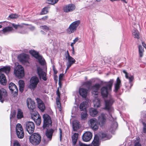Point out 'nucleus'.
Masks as SVG:
<instances>
[{
    "label": "nucleus",
    "instance_id": "1",
    "mask_svg": "<svg viewBox=\"0 0 146 146\" xmlns=\"http://www.w3.org/2000/svg\"><path fill=\"white\" fill-rule=\"evenodd\" d=\"M10 66H6L0 68V82L3 85H5L7 83V80L4 74L2 72H4L7 74L10 71Z\"/></svg>",
    "mask_w": 146,
    "mask_h": 146
},
{
    "label": "nucleus",
    "instance_id": "2",
    "mask_svg": "<svg viewBox=\"0 0 146 146\" xmlns=\"http://www.w3.org/2000/svg\"><path fill=\"white\" fill-rule=\"evenodd\" d=\"M114 80L113 79L110 80L108 82L106 86L103 87L101 90V94L103 97H108L109 95L108 92L111 90V88Z\"/></svg>",
    "mask_w": 146,
    "mask_h": 146
},
{
    "label": "nucleus",
    "instance_id": "3",
    "mask_svg": "<svg viewBox=\"0 0 146 146\" xmlns=\"http://www.w3.org/2000/svg\"><path fill=\"white\" fill-rule=\"evenodd\" d=\"M115 102L114 98L110 95H109L106 100H105V107L104 109L108 110L109 112L113 111L112 105Z\"/></svg>",
    "mask_w": 146,
    "mask_h": 146
},
{
    "label": "nucleus",
    "instance_id": "4",
    "mask_svg": "<svg viewBox=\"0 0 146 146\" xmlns=\"http://www.w3.org/2000/svg\"><path fill=\"white\" fill-rule=\"evenodd\" d=\"M18 59L23 64L26 66H29V56L25 54L22 53L18 55Z\"/></svg>",
    "mask_w": 146,
    "mask_h": 146
},
{
    "label": "nucleus",
    "instance_id": "5",
    "mask_svg": "<svg viewBox=\"0 0 146 146\" xmlns=\"http://www.w3.org/2000/svg\"><path fill=\"white\" fill-rule=\"evenodd\" d=\"M80 23L79 20L75 21L72 23L67 29V33L69 34L74 33L77 29V28Z\"/></svg>",
    "mask_w": 146,
    "mask_h": 146
},
{
    "label": "nucleus",
    "instance_id": "6",
    "mask_svg": "<svg viewBox=\"0 0 146 146\" xmlns=\"http://www.w3.org/2000/svg\"><path fill=\"white\" fill-rule=\"evenodd\" d=\"M15 76L19 78H21L24 76V69L21 65H18L14 72Z\"/></svg>",
    "mask_w": 146,
    "mask_h": 146
},
{
    "label": "nucleus",
    "instance_id": "7",
    "mask_svg": "<svg viewBox=\"0 0 146 146\" xmlns=\"http://www.w3.org/2000/svg\"><path fill=\"white\" fill-rule=\"evenodd\" d=\"M16 131L17 135L18 138L21 139L23 138L24 133L21 125L17 123L16 126Z\"/></svg>",
    "mask_w": 146,
    "mask_h": 146
},
{
    "label": "nucleus",
    "instance_id": "8",
    "mask_svg": "<svg viewBox=\"0 0 146 146\" xmlns=\"http://www.w3.org/2000/svg\"><path fill=\"white\" fill-rule=\"evenodd\" d=\"M44 124L43 128H45L47 127H49L52 126V122L50 116L47 114L43 115Z\"/></svg>",
    "mask_w": 146,
    "mask_h": 146
},
{
    "label": "nucleus",
    "instance_id": "9",
    "mask_svg": "<svg viewBox=\"0 0 146 146\" xmlns=\"http://www.w3.org/2000/svg\"><path fill=\"white\" fill-rule=\"evenodd\" d=\"M88 124L93 130L96 131L98 129L99 125L98 120L96 119L93 118L90 119L88 121Z\"/></svg>",
    "mask_w": 146,
    "mask_h": 146
},
{
    "label": "nucleus",
    "instance_id": "10",
    "mask_svg": "<svg viewBox=\"0 0 146 146\" xmlns=\"http://www.w3.org/2000/svg\"><path fill=\"white\" fill-rule=\"evenodd\" d=\"M37 74L40 80L42 79L44 81L47 80L46 73L44 72L42 68L39 67L37 68Z\"/></svg>",
    "mask_w": 146,
    "mask_h": 146
},
{
    "label": "nucleus",
    "instance_id": "11",
    "mask_svg": "<svg viewBox=\"0 0 146 146\" xmlns=\"http://www.w3.org/2000/svg\"><path fill=\"white\" fill-rule=\"evenodd\" d=\"M35 126L34 123L31 121H28L26 123V128L30 134L32 133L34 131Z\"/></svg>",
    "mask_w": 146,
    "mask_h": 146
},
{
    "label": "nucleus",
    "instance_id": "12",
    "mask_svg": "<svg viewBox=\"0 0 146 146\" xmlns=\"http://www.w3.org/2000/svg\"><path fill=\"white\" fill-rule=\"evenodd\" d=\"M37 62L42 67H46V61L42 56L37 52Z\"/></svg>",
    "mask_w": 146,
    "mask_h": 146
},
{
    "label": "nucleus",
    "instance_id": "13",
    "mask_svg": "<svg viewBox=\"0 0 146 146\" xmlns=\"http://www.w3.org/2000/svg\"><path fill=\"white\" fill-rule=\"evenodd\" d=\"M9 88L13 94L14 96H17L18 94V89L16 85L13 83L11 82L9 84Z\"/></svg>",
    "mask_w": 146,
    "mask_h": 146
},
{
    "label": "nucleus",
    "instance_id": "14",
    "mask_svg": "<svg viewBox=\"0 0 146 146\" xmlns=\"http://www.w3.org/2000/svg\"><path fill=\"white\" fill-rule=\"evenodd\" d=\"M76 8L75 5L73 4H69L64 6L63 8L64 12L68 13L73 11Z\"/></svg>",
    "mask_w": 146,
    "mask_h": 146
},
{
    "label": "nucleus",
    "instance_id": "15",
    "mask_svg": "<svg viewBox=\"0 0 146 146\" xmlns=\"http://www.w3.org/2000/svg\"><path fill=\"white\" fill-rule=\"evenodd\" d=\"M27 104L28 108L34 111L36 107L34 101L30 98H28L27 100Z\"/></svg>",
    "mask_w": 146,
    "mask_h": 146
},
{
    "label": "nucleus",
    "instance_id": "16",
    "mask_svg": "<svg viewBox=\"0 0 146 146\" xmlns=\"http://www.w3.org/2000/svg\"><path fill=\"white\" fill-rule=\"evenodd\" d=\"M92 134L90 131L85 132L83 135L82 139L83 141L85 142L89 141L92 137Z\"/></svg>",
    "mask_w": 146,
    "mask_h": 146
},
{
    "label": "nucleus",
    "instance_id": "17",
    "mask_svg": "<svg viewBox=\"0 0 146 146\" xmlns=\"http://www.w3.org/2000/svg\"><path fill=\"white\" fill-rule=\"evenodd\" d=\"M100 85L99 84H96L94 85L92 87V93L94 97H96L98 94V91L99 90Z\"/></svg>",
    "mask_w": 146,
    "mask_h": 146
},
{
    "label": "nucleus",
    "instance_id": "18",
    "mask_svg": "<svg viewBox=\"0 0 146 146\" xmlns=\"http://www.w3.org/2000/svg\"><path fill=\"white\" fill-rule=\"evenodd\" d=\"M36 87V76L32 77L30 79L29 88L31 89H34Z\"/></svg>",
    "mask_w": 146,
    "mask_h": 146
},
{
    "label": "nucleus",
    "instance_id": "19",
    "mask_svg": "<svg viewBox=\"0 0 146 146\" xmlns=\"http://www.w3.org/2000/svg\"><path fill=\"white\" fill-rule=\"evenodd\" d=\"M7 96L6 90L3 88L0 89V101L3 103L5 98Z\"/></svg>",
    "mask_w": 146,
    "mask_h": 146
},
{
    "label": "nucleus",
    "instance_id": "20",
    "mask_svg": "<svg viewBox=\"0 0 146 146\" xmlns=\"http://www.w3.org/2000/svg\"><path fill=\"white\" fill-rule=\"evenodd\" d=\"M66 55L65 57L68 60V62L67 63L72 65L75 63L76 60L70 56L68 50L66 51Z\"/></svg>",
    "mask_w": 146,
    "mask_h": 146
},
{
    "label": "nucleus",
    "instance_id": "21",
    "mask_svg": "<svg viewBox=\"0 0 146 146\" xmlns=\"http://www.w3.org/2000/svg\"><path fill=\"white\" fill-rule=\"evenodd\" d=\"M99 123L103 125L106 123V115L104 113H102L98 117Z\"/></svg>",
    "mask_w": 146,
    "mask_h": 146
},
{
    "label": "nucleus",
    "instance_id": "22",
    "mask_svg": "<svg viewBox=\"0 0 146 146\" xmlns=\"http://www.w3.org/2000/svg\"><path fill=\"white\" fill-rule=\"evenodd\" d=\"M37 103L38 108L42 112H43L45 110V106L43 102L41 100L37 98Z\"/></svg>",
    "mask_w": 146,
    "mask_h": 146
},
{
    "label": "nucleus",
    "instance_id": "23",
    "mask_svg": "<svg viewBox=\"0 0 146 146\" xmlns=\"http://www.w3.org/2000/svg\"><path fill=\"white\" fill-rule=\"evenodd\" d=\"M29 140L31 143L34 145H36V133H34L29 137Z\"/></svg>",
    "mask_w": 146,
    "mask_h": 146
},
{
    "label": "nucleus",
    "instance_id": "24",
    "mask_svg": "<svg viewBox=\"0 0 146 146\" xmlns=\"http://www.w3.org/2000/svg\"><path fill=\"white\" fill-rule=\"evenodd\" d=\"M54 131V130L52 129H47L46 130L45 135L47 138L49 139V141L51 140Z\"/></svg>",
    "mask_w": 146,
    "mask_h": 146
},
{
    "label": "nucleus",
    "instance_id": "25",
    "mask_svg": "<svg viewBox=\"0 0 146 146\" xmlns=\"http://www.w3.org/2000/svg\"><path fill=\"white\" fill-rule=\"evenodd\" d=\"M79 93L82 97L86 98L88 94V91L84 88H81L79 89Z\"/></svg>",
    "mask_w": 146,
    "mask_h": 146
},
{
    "label": "nucleus",
    "instance_id": "26",
    "mask_svg": "<svg viewBox=\"0 0 146 146\" xmlns=\"http://www.w3.org/2000/svg\"><path fill=\"white\" fill-rule=\"evenodd\" d=\"M92 146H99L100 142L99 141V138L97 135L95 136L94 139L92 142Z\"/></svg>",
    "mask_w": 146,
    "mask_h": 146
},
{
    "label": "nucleus",
    "instance_id": "27",
    "mask_svg": "<svg viewBox=\"0 0 146 146\" xmlns=\"http://www.w3.org/2000/svg\"><path fill=\"white\" fill-rule=\"evenodd\" d=\"M121 86V81L119 77H118L117 79L116 83L115 85V90L114 91L116 92L119 89Z\"/></svg>",
    "mask_w": 146,
    "mask_h": 146
},
{
    "label": "nucleus",
    "instance_id": "28",
    "mask_svg": "<svg viewBox=\"0 0 146 146\" xmlns=\"http://www.w3.org/2000/svg\"><path fill=\"white\" fill-rule=\"evenodd\" d=\"M13 30V29L12 27H7L3 28L1 30V32L3 34H6L9 32H12Z\"/></svg>",
    "mask_w": 146,
    "mask_h": 146
},
{
    "label": "nucleus",
    "instance_id": "29",
    "mask_svg": "<svg viewBox=\"0 0 146 146\" xmlns=\"http://www.w3.org/2000/svg\"><path fill=\"white\" fill-rule=\"evenodd\" d=\"M94 97L95 98V99L93 101L94 107L96 108L99 107L100 106V99L97 96H96V97Z\"/></svg>",
    "mask_w": 146,
    "mask_h": 146
},
{
    "label": "nucleus",
    "instance_id": "30",
    "mask_svg": "<svg viewBox=\"0 0 146 146\" xmlns=\"http://www.w3.org/2000/svg\"><path fill=\"white\" fill-rule=\"evenodd\" d=\"M123 72L125 74V77L127 79H129V83L130 84L131 87L132 86V84L131 83V82L133 80V76L131 75L129 76L128 73L125 70H123Z\"/></svg>",
    "mask_w": 146,
    "mask_h": 146
},
{
    "label": "nucleus",
    "instance_id": "31",
    "mask_svg": "<svg viewBox=\"0 0 146 146\" xmlns=\"http://www.w3.org/2000/svg\"><path fill=\"white\" fill-rule=\"evenodd\" d=\"M78 134L76 133H74L72 137V141L73 145H75L77 142L78 137Z\"/></svg>",
    "mask_w": 146,
    "mask_h": 146
},
{
    "label": "nucleus",
    "instance_id": "32",
    "mask_svg": "<svg viewBox=\"0 0 146 146\" xmlns=\"http://www.w3.org/2000/svg\"><path fill=\"white\" fill-rule=\"evenodd\" d=\"M100 137H101L102 139L103 140H106L110 139L111 136L110 135H108L106 134L102 133L100 135Z\"/></svg>",
    "mask_w": 146,
    "mask_h": 146
},
{
    "label": "nucleus",
    "instance_id": "33",
    "mask_svg": "<svg viewBox=\"0 0 146 146\" xmlns=\"http://www.w3.org/2000/svg\"><path fill=\"white\" fill-rule=\"evenodd\" d=\"M90 115L92 117H94L98 113V111L95 109L91 108L89 110Z\"/></svg>",
    "mask_w": 146,
    "mask_h": 146
},
{
    "label": "nucleus",
    "instance_id": "34",
    "mask_svg": "<svg viewBox=\"0 0 146 146\" xmlns=\"http://www.w3.org/2000/svg\"><path fill=\"white\" fill-rule=\"evenodd\" d=\"M87 103L86 102H83L80 104L79 107L81 111H86V107Z\"/></svg>",
    "mask_w": 146,
    "mask_h": 146
},
{
    "label": "nucleus",
    "instance_id": "35",
    "mask_svg": "<svg viewBox=\"0 0 146 146\" xmlns=\"http://www.w3.org/2000/svg\"><path fill=\"white\" fill-rule=\"evenodd\" d=\"M139 57H142L143 55V53L144 52V48L141 45H139Z\"/></svg>",
    "mask_w": 146,
    "mask_h": 146
},
{
    "label": "nucleus",
    "instance_id": "36",
    "mask_svg": "<svg viewBox=\"0 0 146 146\" xmlns=\"http://www.w3.org/2000/svg\"><path fill=\"white\" fill-rule=\"evenodd\" d=\"M17 117L18 119H20L23 117V111L20 109H18Z\"/></svg>",
    "mask_w": 146,
    "mask_h": 146
},
{
    "label": "nucleus",
    "instance_id": "37",
    "mask_svg": "<svg viewBox=\"0 0 146 146\" xmlns=\"http://www.w3.org/2000/svg\"><path fill=\"white\" fill-rule=\"evenodd\" d=\"M59 0H46L45 1V3L46 4L54 5Z\"/></svg>",
    "mask_w": 146,
    "mask_h": 146
},
{
    "label": "nucleus",
    "instance_id": "38",
    "mask_svg": "<svg viewBox=\"0 0 146 146\" xmlns=\"http://www.w3.org/2000/svg\"><path fill=\"white\" fill-rule=\"evenodd\" d=\"M49 8V7H45L43 8L40 13V14L45 15L47 14L48 12V9Z\"/></svg>",
    "mask_w": 146,
    "mask_h": 146
},
{
    "label": "nucleus",
    "instance_id": "39",
    "mask_svg": "<svg viewBox=\"0 0 146 146\" xmlns=\"http://www.w3.org/2000/svg\"><path fill=\"white\" fill-rule=\"evenodd\" d=\"M132 34L134 38L137 39L139 38V33L138 31L133 30L132 31Z\"/></svg>",
    "mask_w": 146,
    "mask_h": 146
},
{
    "label": "nucleus",
    "instance_id": "40",
    "mask_svg": "<svg viewBox=\"0 0 146 146\" xmlns=\"http://www.w3.org/2000/svg\"><path fill=\"white\" fill-rule=\"evenodd\" d=\"M88 116V115L87 114V111H84V112H82L81 113V117L82 119H86Z\"/></svg>",
    "mask_w": 146,
    "mask_h": 146
},
{
    "label": "nucleus",
    "instance_id": "41",
    "mask_svg": "<svg viewBox=\"0 0 146 146\" xmlns=\"http://www.w3.org/2000/svg\"><path fill=\"white\" fill-rule=\"evenodd\" d=\"M27 25V24H25L24 23H23L21 25H15L14 23L12 24V25L15 29H17L19 27L21 28L23 27V25Z\"/></svg>",
    "mask_w": 146,
    "mask_h": 146
},
{
    "label": "nucleus",
    "instance_id": "42",
    "mask_svg": "<svg viewBox=\"0 0 146 146\" xmlns=\"http://www.w3.org/2000/svg\"><path fill=\"white\" fill-rule=\"evenodd\" d=\"M56 104L58 108L59 109V110H61V105L59 100V99L56 98Z\"/></svg>",
    "mask_w": 146,
    "mask_h": 146
},
{
    "label": "nucleus",
    "instance_id": "43",
    "mask_svg": "<svg viewBox=\"0 0 146 146\" xmlns=\"http://www.w3.org/2000/svg\"><path fill=\"white\" fill-rule=\"evenodd\" d=\"M29 52L33 56L36 58V52L34 50H31L29 51Z\"/></svg>",
    "mask_w": 146,
    "mask_h": 146
},
{
    "label": "nucleus",
    "instance_id": "44",
    "mask_svg": "<svg viewBox=\"0 0 146 146\" xmlns=\"http://www.w3.org/2000/svg\"><path fill=\"white\" fill-rule=\"evenodd\" d=\"M19 16L17 14H13L9 15V17L11 19H15L18 17Z\"/></svg>",
    "mask_w": 146,
    "mask_h": 146
},
{
    "label": "nucleus",
    "instance_id": "45",
    "mask_svg": "<svg viewBox=\"0 0 146 146\" xmlns=\"http://www.w3.org/2000/svg\"><path fill=\"white\" fill-rule=\"evenodd\" d=\"M40 28L42 29L45 30L46 31H48L50 30L48 27L46 25L41 26L40 27Z\"/></svg>",
    "mask_w": 146,
    "mask_h": 146
},
{
    "label": "nucleus",
    "instance_id": "46",
    "mask_svg": "<svg viewBox=\"0 0 146 146\" xmlns=\"http://www.w3.org/2000/svg\"><path fill=\"white\" fill-rule=\"evenodd\" d=\"M38 115V118L37 119V125H39L41 123V117L39 114H37Z\"/></svg>",
    "mask_w": 146,
    "mask_h": 146
},
{
    "label": "nucleus",
    "instance_id": "47",
    "mask_svg": "<svg viewBox=\"0 0 146 146\" xmlns=\"http://www.w3.org/2000/svg\"><path fill=\"white\" fill-rule=\"evenodd\" d=\"M37 144H39L41 141V137L40 135L37 133Z\"/></svg>",
    "mask_w": 146,
    "mask_h": 146
},
{
    "label": "nucleus",
    "instance_id": "48",
    "mask_svg": "<svg viewBox=\"0 0 146 146\" xmlns=\"http://www.w3.org/2000/svg\"><path fill=\"white\" fill-rule=\"evenodd\" d=\"M78 37H76L73 40V42L71 43L70 44L71 46H74V44H75L78 41Z\"/></svg>",
    "mask_w": 146,
    "mask_h": 146
},
{
    "label": "nucleus",
    "instance_id": "49",
    "mask_svg": "<svg viewBox=\"0 0 146 146\" xmlns=\"http://www.w3.org/2000/svg\"><path fill=\"white\" fill-rule=\"evenodd\" d=\"M19 86H24L25 83L23 80H20L18 82Z\"/></svg>",
    "mask_w": 146,
    "mask_h": 146
},
{
    "label": "nucleus",
    "instance_id": "50",
    "mask_svg": "<svg viewBox=\"0 0 146 146\" xmlns=\"http://www.w3.org/2000/svg\"><path fill=\"white\" fill-rule=\"evenodd\" d=\"M92 83V81L91 80H89L85 82H84L83 84V85H88L90 86L91 85Z\"/></svg>",
    "mask_w": 146,
    "mask_h": 146
},
{
    "label": "nucleus",
    "instance_id": "51",
    "mask_svg": "<svg viewBox=\"0 0 146 146\" xmlns=\"http://www.w3.org/2000/svg\"><path fill=\"white\" fill-rule=\"evenodd\" d=\"M142 123L143 125V132L144 133H146V124L144 122H143Z\"/></svg>",
    "mask_w": 146,
    "mask_h": 146
},
{
    "label": "nucleus",
    "instance_id": "52",
    "mask_svg": "<svg viewBox=\"0 0 146 146\" xmlns=\"http://www.w3.org/2000/svg\"><path fill=\"white\" fill-rule=\"evenodd\" d=\"M16 115L15 112V111H13L11 112L10 115V119H11L12 118L14 117Z\"/></svg>",
    "mask_w": 146,
    "mask_h": 146
},
{
    "label": "nucleus",
    "instance_id": "53",
    "mask_svg": "<svg viewBox=\"0 0 146 146\" xmlns=\"http://www.w3.org/2000/svg\"><path fill=\"white\" fill-rule=\"evenodd\" d=\"M53 70L54 72V74H56L57 72L58 71L56 70V68H55V66L54 65L52 66Z\"/></svg>",
    "mask_w": 146,
    "mask_h": 146
},
{
    "label": "nucleus",
    "instance_id": "54",
    "mask_svg": "<svg viewBox=\"0 0 146 146\" xmlns=\"http://www.w3.org/2000/svg\"><path fill=\"white\" fill-rule=\"evenodd\" d=\"M14 146H21L19 143L17 141H15L14 143Z\"/></svg>",
    "mask_w": 146,
    "mask_h": 146
},
{
    "label": "nucleus",
    "instance_id": "55",
    "mask_svg": "<svg viewBox=\"0 0 146 146\" xmlns=\"http://www.w3.org/2000/svg\"><path fill=\"white\" fill-rule=\"evenodd\" d=\"M56 94L58 96V97L56 98L60 99V93L59 90L58 89L56 91Z\"/></svg>",
    "mask_w": 146,
    "mask_h": 146
},
{
    "label": "nucleus",
    "instance_id": "56",
    "mask_svg": "<svg viewBox=\"0 0 146 146\" xmlns=\"http://www.w3.org/2000/svg\"><path fill=\"white\" fill-rule=\"evenodd\" d=\"M24 86H19V91H20V92H21L22 93L23 92V90H24Z\"/></svg>",
    "mask_w": 146,
    "mask_h": 146
},
{
    "label": "nucleus",
    "instance_id": "57",
    "mask_svg": "<svg viewBox=\"0 0 146 146\" xmlns=\"http://www.w3.org/2000/svg\"><path fill=\"white\" fill-rule=\"evenodd\" d=\"M78 127V125H77L76 126H75L74 124V123L73 122V129L74 131L76 130V128L77 127Z\"/></svg>",
    "mask_w": 146,
    "mask_h": 146
},
{
    "label": "nucleus",
    "instance_id": "58",
    "mask_svg": "<svg viewBox=\"0 0 146 146\" xmlns=\"http://www.w3.org/2000/svg\"><path fill=\"white\" fill-rule=\"evenodd\" d=\"M64 76V74H60L59 78V80H61L62 79V78Z\"/></svg>",
    "mask_w": 146,
    "mask_h": 146
},
{
    "label": "nucleus",
    "instance_id": "59",
    "mask_svg": "<svg viewBox=\"0 0 146 146\" xmlns=\"http://www.w3.org/2000/svg\"><path fill=\"white\" fill-rule=\"evenodd\" d=\"M66 65H67V68H66V72H66V71L68 70V69L71 67V65L67 63L66 64Z\"/></svg>",
    "mask_w": 146,
    "mask_h": 146
},
{
    "label": "nucleus",
    "instance_id": "60",
    "mask_svg": "<svg viewBox=\"0 0 146 146\" xmlns=\"http://www.w3.org/2000/svg\"><path fill=\"white\" fill-rule=\"evenodd\" d=\"M79 144L80 146H86V144L83 143L80 141L79 142Z\"/></svg>",
    "mask_w": 146,
    "mask_h": 146
},
{
    "label": "nucleus",
    "instance_id": "61",
    "mask_svg": "<svg viewBox=\"0 0 146 146\" xmlns=\"http://www.w3.org/2000/svg\"><path fill=\"white\" fill-rule=\"evenodd\" d=\"M29 29L31 31H32L35 29V28L33 26H31L29 28Z\"/></svg>",
    "mask_w": 146,
    "mask_h": 146
},
{
    "label": "nucleus",
    "instance_id": "62",
    "mask_svg": "<svg viewBox=\"0 0 146 146\" xmlns=\"http://www.w3.org/2000/svg\"><path fill=\"white\" fill-rule=\"evenodd\" d=\"M20 33L22 34H25L27 33V32L25 30H22L20 32Z\"/></svg>",
    "mask_w": 146,
    "mask_h": 146
},
{
    "label": "nucleus",
    "instance_id": "63",
    "mask_svg": "<svg viewBox=\"0 0 146 146\" xmlns=\"http://www.w3.org/2000/svg\"><path fill=\"white\" fill-rule=\"evenodd\" d=\"M48 17L47 16H45L42 18V19L43 20H46L47 19Z\"/></svg>",
    "mask_w": 146,
    "mask_h": 146
},
{
    "label": "nucleus",
    "instance_id": "64",
    "mask_svg": "<svg viewBox=\"0 0 146 146\" xmlns=\"http://www.w3.org/2000/svg\"><path fill=\"white\" fill-rule=\"evenodd\" d=\"M134 146H141V144H140L139 143H136L135 144Z\"/></svg>",
    "mask_w": 146,
    "mask_h": 146
}]
</instances>
